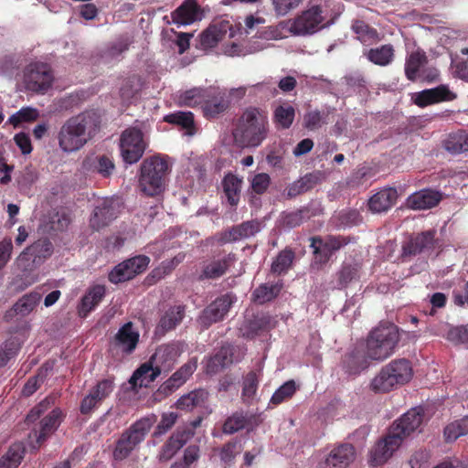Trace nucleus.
<instances>
[{
  "label": "nucleus",
  "mask_w": 468,
  "mask_h": 468,
  "mask_svg": "<svg viewBox=\"0 0 468 468\" xmlns=\"http://www.w3.org/2000/svg\"><path fill=\"white\" fill-rule=\"evenodd\" d=\"M424 410L420 407L412 408L390 426L388 434L379 440L370 450L368 463L377 467L385 463L399 449L403 440L415 431L422 423Z\"/></svg>",
  "instance_id": "f257e3e1"
},
{
  "label": "nucleus",
  "mask_w": 468,
  "mask_h": 468,
  "mask_svg": "<svg viewBox=\"0 0 468 468\" xmlns=\"http://www.w3.org/2000/svg\"><path fill=\"white\" fill-rule=\"evenodd\" d=\"M101 118L96 110L84 111L68 119L60 127L58 139L62 151L71 153L82 148L101 127Z\"/></svg>",
  "instance_id": "f03ea898"
},
{
  "label": "nucleus",
  "mask_w": 468,
  "mask_h": 468,
  "mask_svg": "<svg viewBox=\"0 0 468 468\" xmlns=\"http://www.w3.org/2000/svg\"><path fill=\"white\" fill-rule=\"evenodd\" d=\"M268 133L267 113L259 108L249 107L239 118L232 133L241 147H258L267 138Z\"/></svg>",
  "instance_id": "7ed1b4c3"
},
{
  "label": "nucleus",
  "mask_w": 468,
  "mask_h": 468,
  "mask_svg": "<svg viewBox=\"0 0 468 468\" xmlns=\"http://www.w3.org/2000/svg\"><path fill=\"white\" fill-rule=\"evenodd\" d=\"M400 340L399 327L393 323H380L367 335L362 345L372 361L381 362L390 357Z\"/></svg>",
  "instance_id": "20e7f679"
},
{
  "label": "nucleus",
  "mask_w": 468,
  "mask_h": 468,
  "mask_svg": "<svg viewBox=\"0 0 468 468\" xmlns=\"http://www.w3.org/2000/svg\"><path fill=\"white\" fill-rule=\"evenodd\" d=\"M412 377L411 362L407 358H396L380 368L368 388L375 394H386L409 383Z\"/></svg>",
  "instance_id": "39448f33"
},
{
  "label": "nucleus",
  "mask_w": 468,
  "mask_h": 468,
  "mask_svg": "<svg viewBox=\"0 0 468 468\" xmlns=\"http://www.w3.org/2000/svg\"><path fill=\"white\" fill-rule=\"evenodd\" d=\"M168 171L167 161L160 156H152L144 160L139 177L141 190L151 197L160 194L165 188Z\"/></svg>",
  "instance_id": "423d86ee"
},
{
  "label": "nucleus",
  "mask_w": 468,
  "mask_h": 468,
  "mask_svg": "<svg viewBox=\"0 0 468 468\" xmlns=\"http://www.w3.org/2000/svg\"><path fill=\"white\" fill-rule=\"evenodd\" d=\"M154 420L149 417L142 418L125 430L118 441L113 450V458L117 461L126 459L132 452L144 440L146 434L151 430Z\"/></svg>",
  "instance_id": "0eeeda50"
},
{
  "label": "nucleus",
  "mask_w": 468,
  "mask_h": 468,
  "mask_svg": "<svg viewBox=\"0 0 468 468\" xmlns=\"http://www.w3.org/2000/svg\"><path fill=\"white\" fill-rule=\"evenodd\" d=\"M54 81V73L51 67L44 62H32L23 72V84L26 90L45 94L51 89Z\"/></svg>",
  "instance_id": "6e6552de"
},
{
  "label": "nucleus",
  "mask_w": 468,
  "mask_h": 468,
  "mask_svg": "<svg viewBox=\"0 0 468 468\" xmlns=\"http://www.w3.org/2000/svg\"><path fill=\"white\" fill-rule=\"evenodd\" d=\"M120 149L122 157L126 164L137 163L146 149L143 132L135 127L125 129L121 134Z\"/></svg>",
  "instance_id": "1a4fd4ad"
},
{
  "label": "nucleus",
  "mask_w": 468,
  "mask_h": 468,
  "mask_svg": "<svg viewBox=\"0 0 468 468\" xmlns=\"http://www.w3.org/2000/svg\"><path fill=\"white\" fill-rule=\"evenodd\" d=\"M64 418L63 411L59 408H54L38 423L35 424L28 436L30 439L35 438V442L31 444L32 449L37 451L58 430Z\"/></svg>",
  "instance_id": "9d476101"
},
{
  "label": "nucleus",
  "mask_w": 468,
  "mask_h": 468,
  "mask_svg": "<svg viewBox=\"0 0 468 468\" xmlns=\"http://www.w3.org/2000/svg\"><path fill=\"white\" fill-rule=\"evenodd\" d=\"M53 245L48 239H40L26 248L18 256L17 263L24 271H32L51 256Z\"/></svg>",
  "instance_id": "9b49d317"
},
{
  "label": "nucleus",
  "mask_w": 468,
  "mask_h": 468,
  "mask_svg": "<svg viewBox=\"0 0 468 468\" xmlns=\"http://www.w3.org/2000/svg\"><path fill=\"white\" fill-rule=\"evenodd\" d=\"M323 10L319 5L303 11L290 26V32L296 36L312 35L323 27Z\"/></svg>",
  "instance_id": "f8f14e48"
},
{
  "label": "nucleus",
  "mask_w": 468,
  "mask_h": 468,
  "mask_svg": "<svg viewBox=\"0 0 468 468\" xmlns=\"http://www.w3.org/2000/svg\"><path fill=\"white\" fill-rule=\"evenodd\" d=\"M121 211L119 198L104 197L98 200L93 213L90 218V227L93 230H100L111 224Z\"/></svg>",
  "instance_id": "ddd939ff"
},
{
  "label": "nucleus",
  "mask_w": 468,
  "mask_h": 468,
  "mask_svg": "<svg viewBox=\"0 0 468 468\" xmlns=\"http://www.w3.org/2000/svg\"><path fill=\"white\" fill-rule=\"evenodd\" d=\"M348 242L349 239L343 236H328L324 239L319 236L311 238V247L314 249L315 262L325 264L336 250Z\"/></svg>",
  "instance_id": "4468645a"
},
{
  "label": "nucleus",
  "mask_w": 468,
  "mask_h": 468,
  "mask_svg": "<svg viewBox=\"0 0 468 468\" xmlns=\"http://www.w3.org/2000/svg\"><path fill=\"white\" fill-rule=\"evenodd\" d=\"M234 300V297L229 293L218 297L202 311L198 318L200 324L207 328L212 324L223 320L229 313Z\"/></svg>",
  "instance_id": "2eb2a0df"
},
{
  "label": "nucleus",
  "mask_w": 468,
  "mask_h": 468,
  "mask_svg": "<svg viewBox=\"0 0 468 468\" xmlns=\"http://www.w3.org/2000/svg\"><path fill=\"white\" fill-rule=\"evenodd\" d=\"M370 361L363 346H357L343 356L341 367L348 376L356 377L369 367Z\"/></svg>",
  "instance_id": "dca6fc26"
},
{
  "label": "nucleus",
  "mask_w": 468,
  "mask_h": 468,
  "mask_svg": "<svg viewBox=\"0 0 468 468\" xmlns=\"http://www.w3.org/2000/svg\"><path fill=\"white\" fill-rule=\"evenodd\" d=\"M235 261L236 255L234 253H229L222 259L204 261L198 273L197 281L217 280L224 276Z\"/></svg>",
  "instance_id": "f3484780"
},
{
  "label": "nucleus",
  "mask_w": 468,
  "mask_h": 468,
  "mask_svg": "<svg viewBox=\"0 0 468 468\" xmlns=\"http://www.w3.org/2000/svg\"><path fill=\"white\" fill-rule=\"evenodd\" d=\"M139 337V332L134 328L133 324L127 322L119 328L112 341V346L122 354L130 355L136 349Z\"/></svg>",
  "instance_id": "a211bd4d"
},
{
  "label": "nucleus",
  "mask_w": 468,
  "mask_h": 468,
  "mask_svg": "<svg viewBox=\"0 0 468 468\" xmlns=\"http://www.w3.org/2000/svg\"><path fill=\"white\" fill-rule=\"evenodd\" d=\"M456 98V95L450 90L446 85H439L432 89L423 90L414 94V103L421 108L440 103L442 101H451Z\"/></svg>",
  "instance_id": "6ab92c4d"
},
{
  "label": "nucleus",
  "mask_w": 468,
  "mask_h": 468,
  "mask_svg": "<svg viewBox=\"0 0 468 468\" xmlns=\"http://www.w3.org/2000/svg\"><path fill=\"white\" fill-rule=\"evenodd\" d=\"M180 356V349L176 343L161 345L150 357L152 363L160 370V373L169 372L177 357Z\"/></svg>",
  "instance_id": "aec40b11"
},
{
  "label": "nucleus",
  "mask_w": 468,
  "mask_h": 468,
  "mask_svg": "<svg viewBox=\"0 0 468 468\" xmlns=\"http://www.w3.org/2000/svg\"><path fill=\"white\" fill-rule=\"evenodd\" d=\"M435 229H430L418 233L411 237L402 246V257L416 256L424 250H431L435 244Z\"/></svg>",
  "instance_id": "412c9836"
},
{
  "label": "nucleus",
  "mask_w": 468,
  "mask_h": 468,
  "mask_svg": "<svg viewBox=\"0 0 468 468\" xmlns=\"http://www.w3.org/2000/svg\"><path fill=\"white\" fill-rule=\"evenodd\" d=\"M174 23L178 25H191L200 21L203 11L197 0H184L183 3L171 13Z\"/></svg>",
  "instance_id": "4be33fe9"
},
{
  "label": "nucleus",
  "mask_w": 468,
  "mask_h": 468,
  "mask_svg": "<svg viewBox=\"0 0 468 468\" xmlns=\"http://www.w3.org/2000/svg\"><path fill=\"white\" fill-rule=\"evenodd\" d=\"M441 193L431 188L421 189L407 198V205L414 210H424L436 207L441 200Z\"/></svg>",
  "instance_id": "5701e85b"
},
{
  "label": "nucleus",
  "mask_w": 468,
  "mask_h": 468,
  "mask_svg": "<svg viewBox=\"0 0 468 468\" xmlns=\"http://www.w3.org/2000/svg\"><path fill=\"white\" fill-rule=\"evenodd\" d=\"M259 419L254 414L236 411L228 417L223 423L222 431L225 434H234L243 429H251L259 424Z\"/></svg>",
  "instance_id": "b1692460"
},
{
  "label": "nucleus",
  "mask_w": 468,
  "mask_h": 468,
  "mask_svg": "<svg viewBox=\"0 0 468 468\" xmlns=\"http://www.w3.org/2000/svg\"><path fill=\"white\" fill-rule=\"evenodd\" d=\"M356 459V449L350 443H343L335 447L325 459L329 468H346Z\"/></svg>",
  "instance_id": "393cba45"
},
{
  "label": "nucleus",
  "mask_w": 468,
  "mask_h": 468,
  "mask_svg": "<svg viewBox=\"0 0 468 468\" xmlns=\"http://www.w3.org/2000/svg\"><path fill=\"white\" fill-rule=\"evenodd\" d=\"M197 367V359H190L161 385V391L164 392L165 394L172 393L187 380V378L194 373Z\"/></svg>",
  "instance_id": "a878e982"
},
{
  "label": "nucleus",
  "mask_w": 468,
  "mask_h": 468,
  "mask_svg": "<svg viewBox=\"0 0 468 468\" xmlns=\"http://www.w3.org/2000/svg\"><path fill=\"white\" fill-rule=\"evenodd\" d=\"M236 348L232 345L227 344L220 347V349L211 356L207 363V372L208 374H216L224 367L229 366L234 361H239L234 358Z\"/></svg>",
  "instance_id": "bb28decb"
},
{
  "label": "nucleus",
  "mask_w": 468,
  "mask_h": 468,
  "mask_svg": "<svg viewBox=\"0 0 468 468\" xmlns=\"http://www.w3.org/2000/svg\"><path fill=\"white\" fill-rule=\"evenodd\" d=\"M397 198L396 188H383L369 198L368 208L374 213L386 212L395 205Z\"/></svg>",
  "instance_id": "cd10ccee"
},
{
  "label": "nucleus",
  "mask_w": 468,
  "mask_h": 468,
  "mask_svg": "<svg viewBox=\"0 0 468 468\" xmlns=\"http://www.w3.org/2000/svg\"><path fill=\"white\" fill-rule=\"evenodd\" d=\"M41 295L38 292H30L22 296L13 307L6 311L4 318L5 321H11L15 315L21 317L28 315L39 303Z\"/></svg>",
  "instance_id": "c85d7f7f"
},
{
  "label": "nucleus",
  "mask_w": 468,
  "mask_h": 468,
  "mask_svg": "<svg viewBox=\"0 0 468 468\" xmlns=\"http://www.w3.org/2000/svg\"><path fill=\"white\" fill-rule=\"evenodd\" d=\"M161 375L160 370L152 363L151 359L142 364L133 374L130 383L133 387H148Z\"/></svg>",
  "instance_id": "c756f323"
},
{
  "label": "nucleus",
  "mask_w": 468,
  "mask_h": 468,
  "mask_svg": "<svg viewBox=\"0 0 468 468\" xmlns=\"http://www.w3.org/2000/svg\"><path fill=\"white\" fill-rule=\"evenodd\" d=\"M105 286L94 285L83 295L78 306V313L80 317L87 315L101 302L105 295Z\"/></svg>",
  "instance_id": "7c9ffc66"
},
{
  "label": "nucleus",
  "mask_w": 468,
  "mask_h": 468,
  "mask_svg": "<svg viewBox=\"0 0 468 468\" xmlns=\"http://www.w3.org/2000/svg\"><path fill=\"white\" fill-rule=\"evenodd\" d=\"M428 63V57L421 49H417L409 54L405 60V76L410 81H416L419 74Z\"/></svg>",
  "instance_id": "2f4dec72"
},
{
  "label": "nucleus",
  "mask_w": 468,
  "mask_h": 468,
  "mask_svg": "<svg viewBox=\"0 0 468 468\" xmlns=\"http://www.w3.org/2000/svg\"><path fill=\"white\" fill-rule=\"evenodd\" d=\"M283 288L281 281L260 284L251 294V301L257 304H264L271 302L279 296Z\"/></svg>",
  "instance_id": "473e14b6"
},
{
  "label": "nucleus",
  "mask_w": 468,
  "mask_h": 468,
  "mask_svg": "<svg viewBox=\"0 0 468 468\" xmlns=\"http://www.w3.org/2000/svg\"><path fill=\"white\" fill-rule=\"evenodd\" d=\"M185 312L186 310L184 305L170 306L162 314L157 324V331L165 334L175 329L185 317Z\"/></svg>",
  "instance_id": "72a5a7b5"
},
{
  "label": "nucleus",
  "mask_w": 468,
  "mask_h": 468,
  "mask_svg": "<svg viewBox=\"0 0 468 468\" xmlns=\"http://www.w3.org/2000/svg\"><path fill=\"white\" fill-rule=\"evenodd\" d=\"M361 265L357 262H343L335 274V288L342 290L359 279Z\"/></svg>",
  "instance_id": "f704fd0d"
},
{
  "label": "nucleus",
  "mask_w": 468,
  "mask_h": 468,
  "mask_svg": "<svg viewBox=\"0 0 468 468\" xmlns=\"http://www.w3.org/2000/svg\"><path fill=\"white\" fill-rule=\"evenodd\" d=\"M367 58L375 65L386 67L391 64L395 58V49L391 44H384L365 52Z\"/></svg>",
  "instance_id": "c9c22d12"
},
{
  "label": "nucleus",
  "mask_w": 468,
  "mask_h": 468,
  "mask_svg": "<svg viewBox=\"0 0 468 468\" xmlns=\"http://www.w3.org/2000/svg\"><path fill=\"white\" fill-rule=\"evenodd\" d=\"M351 29L356 34V39L363 45H372L380 40L378 30L363 20H354L351 25Z\"/></svg>",
  "instance_id": "e433bc0d"
},
{
  "label": "nucleus",
  "mask_w": 468,
  "mask_h": 468,
  "mask_svg": "<svg viewBox=\"0 0 468 468\" xmlns=\"http://www.w3.org/2000/svg\"><path fill=\"white\" fill-rule=\"evenodd\" d=\"M164 122L178 126L187 135L196 133L194 114L191 112H175L164 117Z\"/></svg>",
  "instance_id": "4c0bfd02"
},
{
  "label": "nucleus",
  "mask_w": 468,
  "mask_h": 468,
  "mask_svg": "<svg viewBox=\"0 0 468 468\" xmlns=\"http://www.w3.org/2000/svg\"><path fill=\"white\" fill-rule=\"evenodd\" d=\"M242 180L237 176L229 173L222 180V187L229 204L236 207L240 198Z\"/></svg>",
  "instance_id": "58836bf2"
},
{
  "label": "nucleus",
  "mask_w": 468,
  "mask_h": 468,
  "mask_svg": "<svg viewBox=\"0 0 468 468\" xmlns=\"http://www.w3.org/2000/svg\"><path fill=\"white\" fill-rule=\"evenodd\" d=\"M443 147L452 154L468 152V132L459 130L450 133L443 141Z\"/></svg>",
  "instance_id": "ea45409f"
},
{
  "label": "nucleus",
  "mask_w": 468,
  "mask_h": 468,
  "mask_svg": "<svg viewBox=\"0 0 468 468\" xmlns=\"http://www.w3.org/2000/svg\"><path fill=\"white\" fill-rule=\"evenodd\" d=\"M84 166L89 170L99 173L103 177H109L115 168L112 159L105 154L87 159L84 162Z\"/></svg>",
  "instance_id": "a19ab883"
},
{
  "label": "nucleus",
  "mask_w": 468,
  "mask_h": 468,
  "mask_svg": "<svg viewBox=\"0 0 468 468\" xmlns=\"http://www.w3.org/2000/svg\"><path fill=\"white\" fill-rule=\"evenodd\" d=\"M208 393L205 389H196L182 396L176 401V408L181 410H192L196 407L202 406L207 399Z\"/></svg>",
  "instance_id": "79ce46f5"
},
{
  "label": "nucleus",
  "mask_w": 468,
  "mask_h": 468,
  "mask_svg": "<svg viewBox=\"0 0 468 468\" xmlns=\"http://www.w3.org/2000/svg\"><path fill=\"white\" fill-rule=\"evenodd\" d=\"M22 344L23 340L19 336L12 335L0 345V367L17 356Z\"/></svg>",
  "instance_id": "37998d69"
},
{
  "label": "nucleus",
  "mask_w": 468,
  "mask_h": 468,
  "mask_svg": "<svg viewBox=\"0 0 468 468\" xmlns=\"http://www.w3.org/2000/svg\"><path fill=\"white\" fill-rule=\"evenodd\" d=\"M22 442L13 443L7 452L0 459V468H17L25 455Z\"/></svg>",
  "instance_id": "c03bdc74"
},
{
  "label": "nucleus",
  "mask_w": 468,
  "mask_h": 468,
  "mask_svg": "<svg viewBox=\"0 0 468 468\" xmlns=\"http://www.w3.org/2000/svg\"><path fill=\"white\" fill-rule=\"evenodd\" d=\"M143 80L139 75L133 74L125 78L120 87V96L122 101H128L140 92Z\"/></svg>",
  "instance_id": "a18cd8bd"
},
{
  "label": "nucleus",
  "mask_w": 468,
  "mask_h": 468,
  "mask_svg": "<svg viewBox=\"0 0 468 468\" xmlns=\"http://www.w3.org/2000/svg\"><path fill=\"white\" fill-rule=\"evenodd\" d=\"M468 434V415L449 423L443 431L445 441L452 442L456 441L459 437Z\"/></svg>",
  "instance_id": "49530a36"
},
{
  "label": "nucleus",
  "mask_w": 468,
  "mask_h": 468,
  "mask_svg": "<svg viewBox=\"0 0 468 468\" xmlns=\"http://www.w3.org/2000/svg\"><path fill=\"white\" fill-rule=\"evenodd\" d=\"M49 370H51V366H49L48 363L42 365V367L38 369L37 374L28 378L22 389V394L26 397H29L35 393L44 383Z\"/></svg>",
  "instance_id": "de8ad7c7"
},
{
  "label": "nucleus",
  "mask_w": 468,
  "mask_h": 468,
  "mask_svg": "<svg viewBox=\"0 0 468 468\" xmlns=\"http://www.w3.org/2000/svg\"><path fill=\"white\" fill-rule=\"evenodd\" d=\"M295 110L292 105H280L273 112V121L277 126L288 129L293 122Z\"/></svg>",
  "instance_id": "09e8293b"
},
{
  "label": "nucleus",
  "mask_w": 468,
  "mask_h": 468,
  "mask_svg": "<svg viewBox=\"0 0 468 468\" xmlns=\"http://www.w3.org/2000/svg\"><path fill=\"white\" fill-rule=\"evenodd\" d=\"M214 452H218L220 461L225 465H231L236 456L240 452V445L237 440H231L221 447L214 449Z\"/></svg>",
  "instance_id": "8fccbe9b"
},
{
  "label": "nucleus",
  "mask_w": 468,
  "mask_h": 468,
  "mask_svg": "<svg viewBox=\"0 0 468 468\" xmlns=\"http://www.w3.org/2000/svg\"><path fill=\"white\" fill-rule=\"evenodd\" d=\"M39 116L38 111L32 107H23L16 113L12 114L7 122L14 127H18L23 122H31Z\"/></svg>",
  "instance_id": "3c124183"
},
{
  "label": "nucleus",
  "mask_w": 468,
  "mask_h": 468,
  "mask_svg": "<svg viewBox=\"0 0 468 468\" xmlns=\"http://www.w3.org/2000/svg\"><path fill=\"white\" fill-rule=\"evenodd\" d=\"M259 379L256 372L250 371L243 378L242 399L245 402L252 400L256 395Z\"/></svg>",
  "instance_id": "603ef678"
},
{
  "label": "nucleus",
  "mask_w": 468,
  "mask_h": 468,
  "mask_svg": "<svg viewBox=\"0 0 468 468\" xmlns=\"http://www.w3.org/2000/svg\"><path fill=\"white\" fill-rule=\"evenodd\" d=\"M221 31L216 26H210L199 36V46L203 49L212 48L221 39Z\"/></svg>",
  "instance_id": "864d4df0"
},
{
  "label": "nucleus",
  "mask_w": 468,
  "mask_h": 468,
  "mask_svg": "<svg viewBox=\"0 0 468 468\" xmlns=\"http://www.w3.org/2000/svg\"><path fill=\"white\" fill-rule=\"evenodd\" d=\"M229 101L224 96L214 97L205 102L204 112L208 117H215L229 108Z\"/></svg>",
  "instance_id": "5fc2aeb1"
},
{
  "label": "nucleus",
  "mask_w": 468,
  "mask_h": 468,
  "mask_svg": "<svg viewBox=\"0 0 468 468\" xmlns=\"http://www.w3.org/2000/svg\"><path fill=\"white\" fill-rule=\"evenodd\" d=\"M56 401V398L48 396L37 404L27 415L26 422L27 424L34 423L38 420L46 411L51 409Z\"/></svg>",
  "instance_id": "6e6d98bb"
},
{
  "label": "nucleus",
  "mask_w": 468,
  "mask_h": 468,
  "mask_svg": "<svg viewBox=\"0 0 468 468\" xmlns=\"http://www.w3.org/2000/svg\"><path fill=\"white\" fill-rule=\"evenodd\" d=\"M56 401V398L48 396L37 404L27 415L26 422L27 424L34 423L38 420L46 411L51 409Z\"/></svg>",
  "instance_id": "4d7b16f0"
},
{
  "label": "nucleus",
  "mask_w": 468,
  "mask_h": 468,
  "mask_svg": "<svg viewBox=\"0 0 468 468\" xmlns=\"http://www.w3.org/2000/svg\"><path fill=\"white\" fill-rule=\"evenodd\" d=\"M294 253L291 250H282L271 264V271L281 274L286 271L292 263Z\"/></svg>",
  "instance_id": "13d9d810"
},
{
  "label": "nucleus",
  "mask_w": 468,
  "mask_h": 468,
  "mask_svg": "<svg viewBox=\"0 0 468 468\" xmlns=\"http://www.w3.org/2000/svg\"><path fill=\"white\" fill-rule=\"evenodd\" d=\"M113 389V378H104L98 381V383L90 389V393L97 399V401L101 403L112 394Z\"/></svg>",
  "instance_id": "bf43d9fd"
},
{
  "label": "nucleus",
  "mask_w": 468,
  "mask_h": 468,
  "mask_svg": "<svg viewBox=\"0 0 468 468\" xmlns=\"http://www.w3.org/2000/svg\"><path fill=\"white\" fill-rule=\"evenodd\" d=\"M295 391V382L293 380H288L273 393L271 399V403L279 405L283 401L291 399Z\"/></svg>",
  "instance_id": "052dcab7"
},
{
  "label": "nucleus",
  "mask_w": 468,
  "mask_h": 468,
  "mask_svg": "<svg viewBox=\"0 0 468 468\" xmlns=\"http://www.w3.org/2000/svg\"><path fill=\"white\" fill-rule=\"evenodd\" d=\"M123 261L127 264L128 271L132 272V277L134 278L146 271L150 263V258L146 255H136Z\"/></svg>",
  "instance_id": "680f3d73"
},
{
  "label": "nucleus",
  "mask_w": 468,
  "mask_h": 468,
  "mask_svg": "<svg viewBox=\"0 0 468 468\" xmlns=\"http://www.w3.org/2000/svg\"><path fill=\"white\" fill-rule=\"evenodd\" d=\"M237 239L250 238L260 230V223L257 220H248L232 227Z\"/></svg>",
  "instance_id": "e2e57ef3"
},
{
  "label": "nucleus",
  "mask_w": 468,
  "mask_h": 468,
  "mask_svg": "<svg viewBox=\"0 0 468 468\" xmlns=\"http://www.w3.org/2000/svg\"><path fill=\"white\" fill-rule=\"evenodd\" d=\"M308 214L309 209L305 207L298 209L296 211L285 213L282 216V224L289 229H293L295 227L300 226L303 222V220L309 217Z\"/></svg>",
  "instance_id": "0e129e2a"
},
{
  "label": "nucleus",
  "mask_w": 468,
  "mask_h": 468,
  "mask_svg": "<svg viewBox=\"0 0 468 468\" xmlns=\"http://www.w3.org/2000/svg\"><path fill=\"white\" fill-rule=\"evenodd\" d=\"M203 93L204 90L197 88L186 90L180 96V103L187 107H196L203 102Z\"/></svg>",
  "instance_id": "69168bd1"
},
{
  "label": "nucleus",
  "mask_w": 468,
  "mask_h": 468,
  "mask_svg": "<svg viewBox=\"0 0 468 468\" xmlns=\"http://www.w3.org/2000/svg\"><path fill=\"white\" fill-rule=\"evenodd\" d=\"M127 264L124 261L117 264L108 274V279L112 283L124 282L133 279L132 272L128 271Z\"/></svg>",
  "instance_id": "338daca9"
},
{
  "label": "nucleus",
  "mask_w": 468,
  "mask_h": 468,
  "mask_svg": "<svg viewBox=\"0 0 468 468\" xmlns=\"http://www.w3.org/2000/svg\"><path fill=\"white\" fill-rule=\"evenodd\" d=\"M446 338L456 345L468 343V324L451 327L446 334Z\"/></svg>",
  "instance_id": "774afa93"
}]
</instances>
